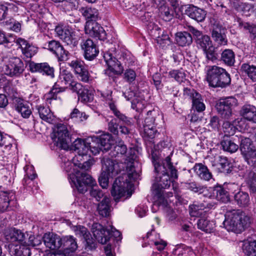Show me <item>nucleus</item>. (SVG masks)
I'll return each instance as SVG.
<instances>
[{"instance_id":"f257e3e1","label":"nucleus","mask_w":256,"mask_h":256,"mask_svg":"<svg viewBox=\"0 0 256 256\" xmlns=\"http://www.w3.org/2000/svg\"><path fill=\"white\" fill-rule=\"evenodd\" d=\"M220 144L224 150L231 154L240 147L242 157L250 166L245 173L246 182L250 191L256 193V148L252 140L242 135L224 136Z\"/></svg>"},{"instance_id":"f03ea898","label":"nucleus","mask_w":256,"mask_h":256,"mask_svg":"<svg viewBox=\"0 0 256 256\" xmlns=\"http://www.w3.org/2000/svg\"><path fill=\"white\" fill-rule=\"evenodd\" d=\"M136 157V156L133 155L130 158H126L124 163L122 162L120 163L125 165L122 167L116 160L108 158H103L102 160V172L108 174V176H114L118 174L122 170H124L125 168H126L127 174L126 176V179H124V176H120L116 179L112 186L111 193L116 202L124 196L126 188L128 184L136 180L139 176V174L136 171L134 166V160Z\"/></svg>"},{"instance_id":"7ed1b4c3","label":"nucleus","mask_w":256,"mask_h":256,"mask_svg":"<svg viewBox=\"0 0 256 256\" xmlns=\"http://www.w3.org/2000/svg\"><path fill=\"white\" fill-rule=\"evenodd\" d=\"M155 172L157 174L152 186V193L156 199L154 206L159 203L167 206L168 200L164 196V189L170 186L171 178H177L178 177L177 170L172 165L170 156L166 157L162 164H155Z\"/></svg>"},{"instance_id":"20e7f679","label":"nucleus","mask_w":256,"mask_h":256,"mask_svg":"<svg viewBox=\"0 0 256 256\" xmlns=\"http://www.w3.org/2000/svg\"><path fill=\"white\" fill-rule=\"evenodd\" d=\"M74 160V165L80 168L76 172V174H69L70 182L76 187L80 193H84L87 191L88 186H93L96 184V180L90 175L86 172L89 170L92 165L90 160L82 163L78 160V157Z\"/></svg>"},{"instance_id":"39448f33","label":"nucleus","mask_w":256,"mask_h":256,"mask_svg":"<svg viewBox=\"0 0 256 256\" xmlns=\"http://www.w3.org/2000/svg\"><path fill=\"white\" fill-rule=\"evenodd\" d=\"M250 224V218L240 210H227L223 224L228 231L240 233Z\"/></svg>"},{"instance_id":"423d86ee","label":"nucleus","mask_w":256,"mask_h":256,"mask_svg":"<svg viewBox=\"0 0 256 256\" xmlns=\"http://www.w3.org/2000/svg\"><path fill=\"white\" fill-rule=\"evenodd\" d=\"M206 78L209 85L214 88H225L231 82L230 74L226 70L216 66L206 67Z\"/></svg>"},{"instance_id":"0eeeda50","label":"nucleus","mask_w":256,"mask_h":256,"mask_svg":"<svg viewBox=\"0 0 256 256\" xmlns=\"http://www.w3.org/2000/svg\"><path fill=\"white\" fill-rule=\"evenodd\" d=\"M54 144L60 148L68 150L71 143V138L67 126L64 124H56L51 135Z\"/></svg>"},{"instance_id":"6e6552de","label":"nucleus","mask_w":256,"mask_h":256,"mask_svg":"<svg viewBox=\"0 0 256 256\" xmlns=\"http://www.w3.org/2000/svg\"><path fill=\"white\" fill-rule=\"evenodd\" d=\"M2 70L4 74L7 76L18 77L23 73L24 65L20 58L12 56L4 62Z\"/></svg>"},{"instance_id":"1a4fd4ad","label":"nucleus","mask_w":256,"mask_h":256,"mask_svg":"<svg viewBox=\"0 0 256 256\" xmlns=\"http://www.w3.org/2000/svg\"><path fill=\"white\" fill-rule=\"evenodd\" d=\"M236 104V99L230 96L220 99L216 104V108L222 118L228 120L232 116V108Z\"/></svg>"},{"instance_id":"9d476101","label":"nucleus","mask_w":256,"mask_h":256,"mask_svg":"<svg viewBox=\"0 0 256 256\" xmlns=\"http://www.w3.org/2000/svg\"><path fill=\"white\" fill-rule=\"evenodd\" d=\"M104 58L108 66V69L106 72V74L111 76L110 72H113L117 75L120 74L122 72L124 68L121 64L112 56V54L109 52L104 53Z\"/></svg>"},{"instance_id":"9b49d317","label":"nucleus","mask_w":256,"mask_h":256,"mask_svg":"<svg viewBox=\"0 0 256 256\" xmlns=\"http://www.w3.org/2000/svg\"><path fill=\"white\" fill-rule=\"evenodd\" d=\"M47 48L56 55L59 62L66 61L68 59V52L64 50L58 41L52 40L48 42Z\"/></svg>"},{"instance_id":"f8f14e48","label":"nucleus","mask_w":256,"mask_h":256,"mask_svg":"<svg viewBox=\"0 0 256 256\" xmlns=\"http://www.w3.org/2000/svg\"><path fill=\"white\" fill-rule=\"evenodd\" d=\"M80 46L82 50L84 51V57L87 60H94L99 53L96 44L90 38L84 40L82 42Z\"/></svg>"},{"instance_id":"ddd939ff","label":"nucleus","mask_w":256,"mask_h":256,"mask_svg":"<svg viewBox=\"0 0 256 256\" xmlns=\"http://www.w3.org/2000/svg\"><path fill=\"white\" fill-rule=\"evenodd\" d=\"M92 232L95 239L100 244H106L110 240V231L99 223L93 224Z\"/></svg>"},{"instance_id":"4468645a","label":"nucleus","mask_w":256,"mask_h":256,"mask_svg":"<svg viewBox=\"0 0 256 256\" xmlns=\"http://www.w3.org/2000/svg\"><path fill=\"white\" fill-rule=\"evenodd\" d=\"M4 237L6 241L13 244L14 242H22L26 238V234L20 230L15 228H7L4 230Z\"/></svg>"},{"instance_id":"2eb2a0df","label":"nucleus","mask_w":256,"mask_h":256,"mask_svg":"<svg viewBox=\"0 0 256 256\" xmlns=\"http://www.w3.org/2000/svg\"><path fill=\"white\" fill-rule=\"evenodd\" d=\"M204 196L210 198H215L222 202H226L230 200L228 192L220 186L210 188Z\"/></svg>"},{"instance_id":"dca6fc26","label":"nucleus","mask_w":256,"mask_h":256,"mask_svg":"<svg viewBox=\"0 0 256 256\" xmlns=\"http://www.w3.org/2000/svg\"><path fill=\"white\" fill-rule=\"evenodd\" d=\"M184 14L198 22L204 20L206 14L204 10L192 4L185 6Z\"/></svg>"},{"instance_id":"f3484780","label":"nucleus","mask_w":256,"mask_h":256,"mask_svg":"<svg viewBox=\"0 0 256 256\" xmlns=\"http://www.w3.org/2000/svg\"><path fill=\"white\" fill-rule=\"evenodd\" d=\"M68 64L74 69L80 80L84 82L88 81L90 74L88 70L85 68L82 62L78 60H72Z\"/></svg>"},{"instance_id":"a211bd4d","label":"nucleus","mask_w":256,"mask_h":256,"mask_svg":"<svg viewBox=\"0 0 256 256\" xmlns=\"http://www.w3.org/2000/svg\"><path fill=\"white\" fill-rule=\"evenodd\" d=\"M190 31L196 37V41L197 45L203 50L211 46L212 41L210 37L207 35L203 34L202 32L196 29L193 26L189 27Z\"/></svg>"},{"instance_id":"6ab92c4d","label":"nucleus","mask_w":256,"mask_h":256,"mask_svg":"<svg viewBox=\"0 0 256 256\" xmlns=\"http://www.w3.org/2000/svg\"><path fill=\"white\" fill-rule=\"evenodd\" d=\"M85 32L90 36L99 39L104 34V28L96 21L88 20L85 26Z\"/></svg>"},{"instance_id":"aec40b11","label":"nucleus","mask_w":256,"mask_h":256,"mask_svg":"<svg viewBox=\"0 0 256 256\" xmlns=\"http://www.w3.org/2000/svg\"><path fill=\"white\" fill-rule=\"evenodd\" d=\"M45 246L51 250H58L61 248V238L52 233L45 234L42 237Z\"/></svg>"},{"instance_id":"412c9836","label":"nucleus","mask_w":256,"mask_h":256,"mask_svg":"<svg viewBox=\"0 0 256 256\" xmlns=\"http://www.w3.org/2000/svg\"><path fill=\"white\" fill-rule=\"evenodd\" d=\"M61 248L65 254H69L74 252L78 248L76 239L71 236H66L61 238Z\"/></svg>"},{"instance_id":"4be33fe9","label":"nucleus","mask_w":256,"mask_h":256,"mask_svg":"<svg viewBox=\"0 0 256 256\" xmlns=\"http://www.w3.org/2000/svg\"><path fill=\"white\" fill-rule=\"evenodd\" d=\"M30 70V72H40L45 74L51 78L54 77V69L50 67L47 63L36 64L31 62L29 64Z\"/></svg>"},{"instance_id":"5701e85b","label":"nucleus","mask_w":256,"mask_h":256,"mask_svg":"<svg viewBox=\"0 0 256 256\" xmlns=\"http://www.w3.org/2000/svg\"><path fill=\"white\" fill-rule=\"evenodd\" d=\"M16 44L21 48L22 54L27 58H31L37 52V48L30 44L23 38H18Z\"/></svg>"},{"instance_id":"b1692460","label":"nucleus","mask_w":256,"mask_h":256,"mask_svg":"<svg viewBox=\"0 0 256 256\" xmlns=\"http://www.w3.org/2000/svg\"><path fill=\"white\" fill-rule=\"evenodd\" d=\"M240 115L247 120L256 124V107L253 105H244L240 111Z\"/></svg>"},{"instance_id":"393cba45","label":"nucleus","mask_w":256,"mask_h":256,"mask_svg":"<svg viewBox=\"0 0 256 256\" xmlns=\"http://www.w3.org/2000/svg\"><path fill=\"white\" fill-rule=\"evenodd\" d=\"M192 170L196 175L202 180L209 181L212 178V174L208 168L202 163L196 164Z\"/></svg>"},{"instance_id":"a878e982","label":"nucleus","mask_w":256,"mask_h":256,"mask_svg":"<svg viewBox=\"0 0 256 256\" xmlns=\"http://www.w3.org/2000/svg\"><path fill=\"white\" fill-rule=\"evenodd\" d=\"M8 249L12 256H30L31 254L30 248L24 246L10 244Z\"/></svg>"},{"instance_id":"bb28decb","label":"nucleus","mask_w":256,"mask_h":256,"mask_svg":"<svg viewBox=\"0 0 256 256\" xmlns=\"http://www.w3.org/2000/svg\"><path fill=\"white\" fill-rule=\"evenodd\" d=\"M74 150L78 154L79 156H86L88 154L90 150V142L82 139H76L73 144Z\"/></svg>"},{"instance_id":"cd10ccee","label":"nucleus","mask_w":256,"mask_h":256,"mask_svg":"<svg viewBox=\"0 0 256 256\" xmlns=\"http://www.w3.org/2000/svg\"><path fill=\"white\" fill-rule=\"evenodd\" d=\"M96 144L102 148V151L107 152L112 146V136L110 134H104L96 138Z\"/></svg>"},{"instance_id":"c85d7f7f","label":"nucleus","mask_w":256,"mask_h":256,"mask_svg":"<svg viewBox=\"0 0 256 256\" xmlns=\"http://www.w3.org/2000/svg\"><path fill=\"white\" fill-rule=\"evenodd\" d=\"M79 11L88 20L96 21L99 18V12L95 8L82 7Z\"/></svg>"},{"instance_id":"c756f323","label":"nucleus","mask_w":256,"mask_h":256,"mask_svg":"<svg viewBox=\"0 0 256 256\" xmlns=\"http://www.w3.org/2000/svg\"><path fill=\"white\" fill-rule=\"evenodd\" d=\"M234 200L237 204L241 208L248 206L250 204V198L248 194L243 191H239L234 196Z\"/></svg>"},{"instance_id":"7c9ffc66","label":"nucleus","mask_w":256,"mask_h":256,"mask_svg":"<svg viewBox=\"0 0 256 256\" xmlns=\"http://www.w3.org/2000/svg\"><path fill=\"white\" fill-rule=\"evenodd\" d=\"M76 234L80 237H82L86 242V244L91 248H95V244L92 239H90V234L86 228L82 226H78L75 230Z\"/></svg>"},{"instance_id":"2f4dec72","label":"nucleus","mask_w":256,"mask_h":256,"mask_svg":"<svg viewBox=\"0 0 256 256\" xmlns=\"http://www.w3.org/2000/svg\"><path fill=\"white\" fill-rule=\"evenodd\" d=\"M156 4L159 10L160 16L164 20L169 22L173 18V10H170V8L166 4V1H164V4Z\"/></svg>"},{"instance_id":"473e14b6","label":"nucleus","mask_w":256,"mask_h":256,"mask_svg":"<svg viewBox=\"0 0 256 256\" xmlns=\"http://www.w3.org/2000/svg\"><path fill=\"white\" fill-rule=\"evenodd\" d=\"M97 210L100 214L103 217H106L110 215V200L105 196L102 201L98 204Z\"/></svg>"},{"instance_id":"72a5a7b5","label":"nucleus","mask_w":256,"mask_h":256,"mask_svg":"<svg viewBox=\"0 0 256 256\" xmlns=\"http://www.w3.org/2000/svg\"><path fill=\"white\" fill-rule=\"evenodd\" d=\"M176 40L178 44L181 46H189L192 42L191 34L186 32L176 33Z\"/></svg>"},{"instance_id":"f704fd0d","label":"nucleus","mask_w":256,"mask_h":256,"mask_svg":"<svg viewBox=\"0 0 256 256\" xmlns=\"http://www.w3.org/2000/svg\"><path fill=\"white\" fill-rule=\"evenodd\" d=\"M36 109L38 111L40 118L44 120L52 123L54 120V116L48 107L44 106H37Z\"/></svg>"},{"instance_id":"c9c22d12","label":"nucleus","mask_w":256,"mask_h":256,"mask_svg":"<svg viewBox=\"0 0 256 256\" xmlns=\"http://www.w3.org/2000/svg\"><path fill=\"white\" fill-rule=\"evenodd\" d=\"M14 194L1 192H0V212L7 210L10 204V202L12 200Z\"/></svg>"},{"instance_id":"e433bc0d","label":"nucleus","mask_w":256,"mask_h":256,"mask_svg":"<svg viewBox=\"0 0 256 256\" xmlns=\"http://www.w3.org/2000/svg\"><path fill=\"white\" fill-rule=\"evenodd\" d=\"M192 98L193 108L196 110L198 112H202L205 110V105L203 102L201 95L196 92L192 93Z\"/></svg>"},{"instance_id":"4c0bfd02","label":"nucleus","mask_w":256,"mask_h":256,"mask_svg":"<svg viewBox=\"0 0 256 256\" xmlns=\"http://www.w3.org/2000/svg\"><path fill=\"white\" fill-rule=\"evenodd\" d=\"M214 222L204 218H200L197 222L198 228L208 233L212 232L215 227Z\"/></svg>"},{"instance_id":"58836bf2","label":"nucleus","mask_w":256,"mask_h":256,"mask_svg":"<svg viewBox=\"0 0 256 256\" xmlns=\"http://www.w3.org/2000/svg\"><path fill=\"white\" fill-rule=\"evenodd\" d=\"M240 70L246 74L253 82H256V66L244 63L242 65Z\"/></svg>"},{"instance_id":"ea45409f","label":"nucleus","mask_w":256,"mask_h":256,"mask_svg":"<svg viewBox=\"0 0 256 256\" xmlns=\"http://www.w3.org/2000/svg\"><path fill=\"white\" fill-rule=\"evenodd\" d=\"M221 60L228 66H233L235 62V55L234 52L230 49L224 50L221 54Z\"/></svg>"},{"instance_id":"a19ab883","label":"nucleus","mask_w":256,"mask_h":256,"mask_svg":"<svg viewBox=\"0 0 256 256\" xmlns=\"http://www.w3.org/2000/svg\"><path fill=\"white\" fill-rule=\"evenodd\" d=\"M79 40L80 36L70 28L63 42L71 47H74L78 45Z\"/></svg>"},{"instance_id":"79ce46f5","label":"nucleus","mask_w":256,"mask_h":256,"mask_svg":"<svg viewBox=\"0 0 256 256\" xmlns=\"http://www.w3.org/2000/svg\"><path fill=\"white\" fill-rule=\"evenodd\" d=\"M186 186L190 190L198 194H204L208 192V189L206 186L194 182L186 183Z\"/></svg>"},{"instance_id":"37998d69","label":"nucleus","mask_w":256,"mask_h":256,"mask_svg":"<svg viewBox=\"0 0 256 256\" xmlns=\"http://www.w3.org/2000/svg\"><path fill=\"white\" fill-rule=\"evenodd\" d=\"M242 250L247 256H256V240L245 241Z\"/></svg>"},{"instance_id":"c03bdc74","label":"nucleus","mask_w":256,"mask_h":256,"mask_svg":"<svg viewBox=\"0 0 256 256\" xmlns=\"http://www.w3.org/2000/svg\"><path fill=\"white\" fill-rule=\"evenodd\" d=\"M216 160L218 161L220 166L218 168L222 172L226 174L230 172V164L226 157L220 156L216 158Z\"/></svg>"},{"instance_id":"a18cd8bd","label":"nucleus","mask_w":256,"mask_h":256,"mask_svg":"<svg viewBox=\"0 0 256 256\" xmlns=\"http://www.w3.org/2000/svg\"><path fill=\"white\" fill-rule=\"evenodd\" d=\"M210 30L212 34L226 33V29L220 22L214 18L210 19Z\"/></svg>"},{"instance_id":"49530a36","label":"nucleus","mask_w":256,"mask_h":256,"mask_svg":"<svg viewBox=\"0 0 256 256\" xmlns=\"http://www.w3.org/2000/svg\"><path fill=\"white\" fill-rule=\"evenodd\" d=\"M157 116L160 118V116L154 110H149L147 112V116L145 118L143 126H151L156 125L157 124L156 120L158 118Z\"/></svg>"},{"instance_id":"de8ad7c7","label":"nucleus","mask_w":256,"mask_h":256,"mask_svg":"<svg viewBox=\"0 0 256 256\" xmlns=\"http://www.w3.org/2000/svg\"><path fill=\"white\" fill-rule=\"evenodd\" d=\"M246 120L242 116L238 118L233 121L232 126L239 132H244L248 128Z\"/></svg>"},{"instance_id":"09e8293b","label":"nucleus","mask_w":256,"mask_h":256,"mask_svg":"<svg viewBox=\"0 0 256 256\" xmlns=\"http://www.w3.org/2000/svg\"><path fill=\"white\" fill-rule=\"evenodd\" d=\"M16 110L21 114L24 118H28L32 114V111L26 104L23 102H18L16 106Z\"/></svg>"},{"instance_id":"8fccbe9b","label":"nucleus","mask_w":256,"mask_h":256,"mask_svg":"<svg viewBox=\"0 0 256 256\" xmlns=\"http://www.w3.org/2000/svg\"><path fill=\"white\" fill-rule=\"evenodd\" d=\"M70 29V28L68 26L58 25L56 26L54 31L56 36L63 42L66 37Z\"/></svg>"},{"instance_id":"3c124183","label":"nucleus","mask_w":256,"mask_h":256,"mask_svg":"<svg viewBox=\"0 0 256 256\" xmlns=\"http://www.w3.org/2000/svg\"><path fill=\"white\" fill-rule=\"evenodd\" d=\"M60 79L64 84L72 82V75L70 72L67 69H60L59 76Z\"/></svg>"},{"instance_id":"603ef678","label":"nucleus","mask_w":256,"mask_h":256,"mask_svg":"<svg viewBox=\"0 0 256 256\" xmlns=\"http://www.w3.org/2000/svg\"><path fill=\"white\" fill-rule=\"evenodd\" d=\"M169 76L178 82H182L186 76L185 73L182 70H170L169 72Z\"/></svg>"},{"instance_id":"864d4df0","label":"nucleus","mask_w":256,"mask_h":256,"mask_svg":"<svg viewBox=\"0 0 256 256\" xmlns=\"http://www.w3.org/2000/svg\"><path fill=\"white\" fill-rule=\"evenodd\" d=\"M90 196L96 201H99L101 198H104L106 196L104 192L98 187H92L90 190Z\"/></svg>"},{"instance_id":"5fc2aeb1","label":"nucleus","mask_w":256,"mask_h":256,"mask_svg":"<svg viewBox=\"0 0 256 256\" xmlns=\"http://www.w3.org/2000/svg\"><path fill=\"white\" fill-rule=\"evenodd\" d=\"M78 99L82 102H87L93 100V96L90 91L84 88L78 95Z\"/></svg>"},{"instance_id":"6e6d98bb","label":"nucleus","mask_w":256,"mask_h":256,"mask_svg":"<svg viewBox=\"0 0 256 256\" xmlns=\"http://www.w3.org/2000/svg\"><path fill=\"white\" fill-rule=\"evenodd\" d=\"M126 150L127 148L126 146L122 142H119L118 144L114 147V151L112 156L115 157H118L119 155L123 156L126 153Z\"/></svg>"},{"instance_id":"4d7b16f0","label":"nucleus","mask_w":256,"mask_h":256,"mask_svg":"<svg viewBox=\"0 0 256 256\" xmlns=\"http://www.w3.org/2000/svg\"><path fill=\"white\" fill-rule=\"evenodd\" d=\"M212 36L213 40L219 44L226 45L227 44L226 33L212 34Z\"/></svg>"},{"instance_id":"13d9d810","label":"nucleus","mask_w":256,"mask_h":256,"mask_svg":"<svg viewBox=\"0 0 256 256\" xmlns=\"http://www.w3.org/2000/svg\"><path fill=\"white\" fill-rule=\"evenodd\" d=\"M76 0H64L62 6L66 12H70L76 9Z\"/></svg>"},{"instance_id":"bf43d9fd","label":"nucleus","mask_w":256,"mask_h":256,"mask_svg":"<svg viewBox=\"0 0 256 256\" xmlns=\"http://www.w3.org/2000/svg\"><path fill=\"white\" fill-rule=\"evenodd\" d=\"M158 206H162L165 208V210L166 212L167 218H168L169 220L172 221L176 218V214L174 213L173 210L171 208L168 206V203L167 206H163L161 204L159 203L158 205L154 206V204L152 206V210H155V207L158 208Z\"/></svg>"},{"instance_id":"052dcab7","label":"nucleus","mask_w":256,"mask_h":256,"mask_svg":"<svg viewBox=\"0 0 256 256\" xmlns=\"http://www.w3.org/2000/svg\"><path fill=\"white\" fill-rule=\"evenodd\" d=\"M203 50L208 60L213 62L217 59V54L214 52V48L212 46H211Z\"/></svg>"},{"instance_id":"680f3d73","label":"nucleus","mask_w":256,"mask_h":256,"mask_svg":"<svg viewBox=\"0 0 256 256\" xmlns=\"http://www.w3.org/2000/svg\"><path fill=\"white\" fill-rule=\"evenodd\" d=\"M143 127L144 134L150 138H154L158 134L155 125L151 126H143Z\"/></svg>"},{"instance_id":"e2e57ef3","label":"nucleus","mask_w":256,"mask_h":256,"mask_svg":"<svg viewBox=\"0 0 256 256\" xmlns=\"http://www.w3.org/2000/svg\"><path fill=\"white\" fill-rule=\"evenodd\" d=\"M112 176H108V174L102 172L100 176L98 178V181L100 186L103 188H106L108 185V180L110 178H112Z\"/></svg>"},{"instance_id":"0e129e2a","label":"nucleus","mask_w":256,"mask_h":256,"mask_svg":"<svg viewBox=\"0 0 256 256\" xmlns=\"http://www.w3.org/2000/svg\"><path fill=\"white\" fill-rule=\"evenodd\" d=\"M220 125L219 118L216 116L210 118L207 126L209 130L218 129Z\"/></svg>"},{"instance_id":"69168bd1","label":"nucleus","mask_w":256,"mask_h":256,"mask_svg":"<svg viewBox=\"0 0 256 256\" xmlns=\"http://www.w3.org/2000/svg\"><path fill=\"white\" fill-rule=\"evenodd\" d=\"M42 238L40 236L36 237L34 236L30 235L28 238V244L32 246H38L42 244Z\"/></svg>"},{"instance_id":"338daca9","label":"nucleus","mask_w":256,"mask_h":256,"mask_svg":"<svg viewBox=\"0 0 256 256\" xmlns=\"http://www.w3.org/2000/svg\"><path fill=\"white\" fill-rule=\"evenodd\" d=\"M108 129L114 134L118 135V124L116 119H112L108 124Z\"/></svg>"},{"instance_id":"774afa93","label":"nucleus","mask_w":256,"mask_h":256,"mask_svg":"<svg viewBox=\"0 0 256 256\" xmlns=\"http://www.w3.org/2000/svg\"><path fill=\"white\" fill-rule=\"evenodd\" d=\"M136 78V74L134 70L129 69L126 70L124 74V79L128 82L134 81Z\"/></svg>"}]
</instances>
